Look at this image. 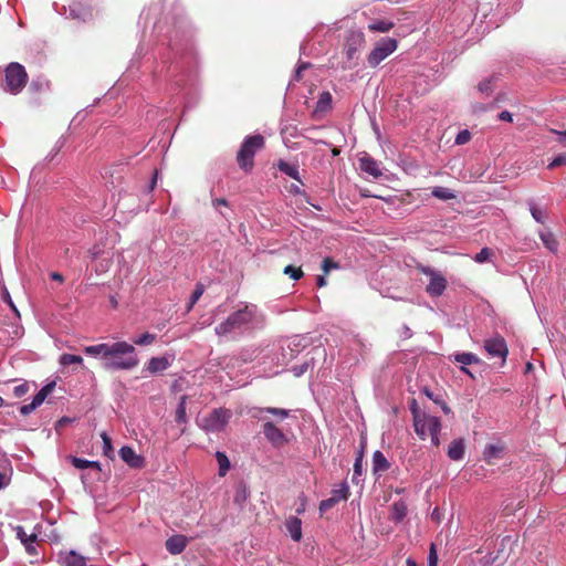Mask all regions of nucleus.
<instances>
[{
	"label": "nucleus",
	"instance_id": "1",
	"mask_svg": "<svg viewBox=\"0 0 566 566\" xmlns=\"http://www.w3.org/2000/svg\"><path fill=\"white\" fill-rule=\"evenodd\" d=\"M265 146V139L262 135H250L242 140L237 153V163L241 170L250 174L254 166L255 153L262 150Z\"/></svg>",
	"mask_w": 566,
	"mask_h": 566
},
{
	"label": "nucleus",
	"instance_id": "2",
	"mask_svg": "<svg viewBox=\"0 0 566 566\" xmlns=\"http://www.w3.org/2000/svg\"><path fill=\"white\" fill-rule=\"evenodd\" d=\"M258 313V306L255 305H245L233 314H230L227 319L214 327V332L218 336H226L230 333L239 331L243 328L245 325L250 324L255 314Z\"/></svg>",
	"mask_w": 566,
	"mask_h": 566
},
{
	"label": "nucleus",
	"instance_id": "3",
	"mask_svg": "<svg viewBox=\"0 0 566 566\" xmlns=\"http://www.w3.org/2000/svg\"><path fill=\"white\" fill-rule=\"evenodd\" d=\"M29 75L25 69L18 62H11L6 69L4 90L10 94H19L28 84Z\"/></svg>",
	"mask_w": 566,
	"mask_h": 566
},
{
	"label": "nucleus",
	"instance_id": "4",
	"mask_svg": "<svg viewBox=\"0 0 566 566\" xmlns=\"http://www.w3.org/2000/svg\"><path fill=\"white\" fill-rule=\"evenodd\" d=\"M132 352H125L124 354L108 355L104 358V368L106 370H133L138 365V358L136 356V349L132 344H128Z\"/></svg>",
	"mask_w": 566,
	"mask_h": 566
},
{
	"label": "nucleus",
	"instance_id": "5",
	"mask_svg": "<svg viewBox=\"0 0 566 566\" xmlns=\"http://www.w3.org/2000/svg\"><path fill=\"white\" fill-rule=\"evenodd\" d=\"M398 48V41L395 38H382L376 43L373 51L367 56V63L371 67L378 66L386 57H388Z\"/></svg>",
	"mask_w": 566,
	"mask_h": 566
},
{
	"label": "nucleus",
	"instance_id": "6",
	"mask_svg": "<svg viewBox=\"0 0 566 566\" xmlns=\"http://www.w3.org/2000/svg\"><path fill=\"white\" fill-rule=\"evenodd\" d=\"M231 418V410L219 408L211 411L201 420V428L206 432H222Z\"/></svg>",
	"mask_w": 566,
	"mask_h": 566
},
{
	"label": "nucleus",
	"instance_id": "7",
	"mask_svg": "<svg viewBox=\"0 0 566 566\" xmlns=\"http://www.w3.org/2000/svg\"><path fill=\"white\" fill-rule=\"evenodd\" d=\"M441 420L433 416H426L424 419L421 420L420 427H413L418 437L421 440H426L427 437L431 438L432 444L438 447L441 442L439 441L438 434L441 432Z\"/></svg>",
	"mask_w": 566,
	"mask_h": 566
},
{
	"label": "nucleus",
	"instance_id": "8",
	"mask_svg": "<svg viewBox=\"0 0 566 566\" xmlns=\"http://www.w3.org/2000/svg\"><path fill=\"white\" fill-rule=\"evenodd\" d=\"M84 352L88 356H98L102 355L103 359L108 357V355H117L124 354L125 352H132V347L128 346V343L125 340L115 342L113 344H98L93 346H87L84 348Z\"/></svg>",
	"mask_w": 566,
	"mask_h": 566
},
{
	"label": "nucleus",
	"instance_id": "9",
	"mask_svg": "<svg viewBox=\"0 0 566 566\" xmlns=\"http://www.w3.org/2000/svg\"><path fill=\"white\" fill-rule=\"evenodd\" d=\"M422 274L430 276V283L426 286V292L432 297L441 296L447 287V279L442 273H438L429 266H421Z\"/></svg>",
	"mask_w": 566,
	"mask_h": 566
},
{
	"label": "nucleus",
	"instance_id": "10",
	"mask_svg": "<svg viewBox=\"0 0 566 566\" xmlns=\"http://www.w3.org/2000/svg\"><path fill=\"white\" fill-rule=\"evenodd\" d=\"M262 432L266 441L273 447L280 448L287 443V438L284 432L274 424L273 421H265L262 426Z\"/></svg>",
	"mask_w": 566,
	"mask_h": 566
},
{
	"label": "nucleus",
	"instance_id": "11",
	"mask_svg": "<svg viewBox=\"0 0 566 566\" xmlns=\"http://www.w3.org/2000/svg\"><path fill=\"white\" fill-rule=\"evenodd\" d=\"M484 348L490 357L502 359V364L505 361L507 356V347L503 337L492 336L488 338L484 343Z\"/></svg>",
	"mask_w": 566,
	"mask_h": 566
},
{
	"label": "nucleus",
	"instance_id": "12",
	"mask_svg": "<svg viewBox=\"0 0 566 566\" xmlns=\"http://www.w3.org/2000/svg\"><path fill=\"white\" fill-rule=\"evenodd\" d=\"M365 43V36L363 32H352L347 40L344 43V53L348 60L355 57L359 48H361Z\"/></svg>",
	"mask_w": 566,
	"mask_h": 566
},
{
	"label": "nucleus",
	"instance_id": "13",
	"mask_svg": "<svg viewBox=\"0 0 566 566\" xmlns=\"http://www.w3.org/2000/svg\"><path fill=\"white\" fill-rule=\"evenodd\" d=\"M119 455L124 463L134 469H140L145 465V460L137 454L132 447L124 446L119 451Z\"/></svg>",
	"mask_w": 566,
	"mask_h": 566
},
{
	"label": "nucleus",
	"instance_id": "14",
	"mask_svg": "<svg viewBox=\"0 0 566 566\" xmlns=\"http://www.w3.org/2000/svg\"><path fill=\"white\" fill-rule=\"evenodd\" d=\"M359 167L363 172L373 176L374 178H379L381 176V170L379 168V164L376 159H374L367 153H364L359 157Z\"/></svg>",
	"mask_w": 566,
	"mask_h": 566
},
{
	"label": "nucleus",
	"instance_id": "15",
	"mask_svg": "<svg viewBox=\"0 0 566 566\" xmlns=\"http://www.w3.org/2000/svg\"><path fill=\"white\" fill-rule=\"evenodd\" d=\"M187 545V538L182 534H175L166 542V548L170 555H180Z\"/></svg>",
	"mask_w": 566,
	"mask_h": 566
},
{
	"label": "nucleus",
	"instance_id": "16",
	"mask_svg": "<svg viewBox=\"0 0 566 566\" xmlns=\"http://www.w3.org/2000/svg\"><path fill=\"white\" fill-rule=\"evenodd\" d=\"M389 469V462L387 461L384 452L376 451L373 454V472L375 475H380V473L387 471Z\"/></svg>",
	"mask_w": 566,
	"mask_h": 566
},
{
	"label": "nucleus",
	"instance_id": "17",
	"mask_svg": "<svg viewBox=\"0 0 566 566\" xmlns=\"http://www.w3.org/2000/svg\"><path fill=\"white\" fill-rule=\"evenodd\" d=\"M408 514V506L405 501H398L390 506V520L399 523Z\"/></svg>",
	"mask_w": 566,
	"mask_h": 566
},
{
	"label": "nucleus",
	"instance_id": "18",
	"mask_svg": "<svg viewBox=\"0 0 566 566\" xmlns=\"http://www.w3.org/2000/svg\"><path fill=\"white\" fill-rule=\"evenodd\" d=\"M169 360L167 357L149 358L146 370L150 374H157L169 368Z\"/></svg>",
	"mask_w": 566,
	"mask_h": 566
},
{
	"label": "nucleus",
	"instance_id": "19",
	"mask_svg": "<svg viewBox=\"0 0 566 566\" xmlns=\"http://www.w3.org/2000/svg\"><path fill=\"white\" fill-rule=\"evenodd\" d=\"M464 450L463 440H454L448 447V457L453 461L462 460L464 457Z\"/></svg>",
	"mask_w": 566,
	"mask_h": 566
},
{
	"label": "nucleus",
	"instance_id": "20",
	"mask_svg": "<svg viewBox=\"0 0 566 566\" xmlns=\"http://www.w3.org/2000/svg\"><path fill=\"white\" fill-rule=\"evenodd\" d=\"M285 527L287 533L291 534L292 538L295 542H298L301 539L302 533H301V520L296 516H292L287 518L285 523Z\"/></svg>",
	"mask_w": 566,
	"mask_h": 566
},
{
	"label": "nucleus",
	"instance_id": "21",
	"mask_svg": "<svg viewBox=\"0 0 566 566\" xmlns=\"http://www.w3.org/2000/svg\"><path fill=\"white\" fill-rule=\"evenodd\" d=\"M276 167H279V170L294 179L295 181L301 182L300 172L297 170V167L294 165H291L290 163L285 160H280L279 164H276Z\"/></svg>",
	"mask_w": 566,
	"mask_h": 566
},
{
	"label": "nucleus",
	"instance_id": "22",
	"mask_svg": "<svg viewBox=\"0 0 566 566\" xmlns=\"http://www.w3.org/2000/svg\"><path fill=\"white\" fill-rule=\"evenodd\" d=\"M394 28H395V23L389 20H385V19L375 20L367 25V29L370 30L371 32H379V33H386Z\"/></svg>",
	"mask_w": 566,
	"mask_h": 566
},
{
	"label": "nucleus",
	"instance_id": "23",
	"mask_svg": "<svg viewBox=\"0 0 566 566\" xmlns=\"http://www.w3.org/2000/svg\"><path fill=\"white\" fill-rule=\"evenodd\" d=\"M332 108V95L328 91H323L316 103L315 111L317 113H326Z\"/></svg>",
	"mask_w": 566,
	"mask_h": 566
},
{
	"label": "nucleus",
	"instance_id": "24",
	"mask_svg": "<svg viewBox=\"0 0 566 566\" xmlns=\"http://www.w3.org/2000/svg\"><path fill=\"white\" fill-rule=\"evenodd\" d=\"M503 452V447L499 444H488L484 450V460L489 463H492L493 460H497L501 458V453Z\"/></svg>",
	"mask_w": 566,
	"mask_h": 566
},
{
	"label": "nucleus",
	"instance_id": "25",
	"mask_svg": "<svg viewBox=\"0 0 566 566\" xmlns=\"http://www.w3.org/2000/svg\"><path fill=\"white\" fill-rule=\"evenodd\" d=\"M54 387H55V381H51V382L46 384L44 387H42L40 389L38 395L33 397V400L31 402L36 405L38 407H40L43 403V401L46 399L49 394H51L54 390Z\"/></svg>",
	"mask_w": 566,
	"mask_h": 566
},
{
	"label": "nucleus",
	"instance_id": "26",
	"mask_svg": "<svg viewBox=\"0 0 566 566\" xmlns=\"http://www.w3.org/2000/svg\"><path fill=\"white\" fill-rule=\"evenodd\" d=\"M410 411L412 415V424L413 427L419 428L421 420L424 419L426 416H428L424 411L420 410V407L418 405L417 400L410 401Z\"/></svg>",
	"mask_w": 566,
	"mask_h": 566
},
{
	"label": "nucleus",
	"instance_id": "27",
	"mask_svg": "<svg viewBox=\"0 0 566 566\" xmlns=\"http://www.w3.org/2000/svg\"><path fill=\"white\" fill-rule=\"evenodd\" d=\"M454 360L462 366L481 363V359L472 353H459L454 355Z\"/></svg>",
	"mask_w": 566,
	"mask_h": 566
},
{
	"label": "nucleus",
	"instance_id": "28",
	"mask_svg": "<svg viewBox=\"0 0 566 566\" xmlns=\"http://www.w3.org/2000/svg\"><path fill=\"white\" fill-rule=\"evenodd\" d=\"M539 239H542L543 243L552 253H556L558 249V242L554 234L551 232H542L539 233Z\"/></svg>",
	"mask_w": 566,
	"mask_h": 566
},
{
	"label": "nucleus",
	"instance_id": "29",
	"mask_svg": "<svg viewBox=\"0 0 566 566\" xmlns=\"http://www.w3.org/2000/svg\"><path fill=\"white\" fill-rule=\"evenodd\" d=\"M432 196L442 201H448L457 198L455 193L446 187H434L432 189Z\"/></svg>",
	"mask_w": 566,
	"mask_h": 566
},
{
	"label": "nucleus",
	"instance_id": "30",
	"mask_svg": "<svg viewBox=\"0 0 566 566\" xmlns=\"http://www.w3.org/2000/svg\"><path fill=\"white\" fill-rule=\"evenodd\" d=\"M65 566H86V559L84 556L77 555L75 552L71 551L65 555L64 558Z\"/></svg>",
	"mask_w": 566,
	"mask_h": 566
},
{
	"label": "nucleus",
	"instance_id": "31",
	"mask_svg": "<svg viewBox=\"0 0 566 566\" xmlns=\"http://www.w3.org/2000/svg\"><path fill=\"white\" fill-rule=\"evenodd\" d=\"M186 396H181L178 408L175 410V421L178 423H186L187 422V416H186Z\"/></svg>",
	"mask_w": 566,
	"mask_h": 566
},
{
	"label": "nucleus",
	"instance_id": "32",
	"mask_svg": "<svg viewBox=\"0 0 566 566\" xmlns=\"http://www.w3.org/2000/svg\"><path fill=\"white\" fill-rule=\"evenodd\" d=\"M71 463H73L74 467L80 470H84V469H88V468L96 469L97 471L101 470L99 462H91L85 459H80L76 457L71 458Z\"/></svg>",
	"mask_w": 566,
	"mask_h": 566
},
{
	"label": "nucleus",
	"instance_id": "33",
	"mask_svg": "<svg viewBox=\"0 0 566 566\" xmlns=\"http://www.w3.org/2000/svg\"><path fill=\"white\" fill-rule=\"evenodd\" d=\"M216 459L219 464V475L224 476L230 468V462L222 451H217Z\"/></svg>",
	"mask_w": 566,
	"mask_h": 566
},
{
	"label": "nucleus",
	"instance_id": "34",
	"mask_svg": "<svg viewBox=\"0 0 566 566\" xmlns=\"http://www.w3.org/2000/svg\"><path fill=\"white\" fill-rule=\"evenodd\" d=\"M249 497V491L245 484L240 483L237 486L234 503L241 506L244 502H247Z\"/></svg>",
	"mask_w": 566,
	"mask_h": 566
},
{
	"label": "nucleus",
	"instance_id": "35",
	"mask_svg": "<svg viewBox=\"0 0 566 566\" xmlns=\"http://www.w3.org/2000/svg\"><path fill=\"white\" fill-rule=\"evenodd\" d=\"M101 438L103 441V454L109 459H113L114 450L112 447V440H111L109 436L107 434V432H102Z\"/></svg>",
	"mask_w": 566,
	"mask_h": 566
},
{
	"label": "nucleus",
	"instance_id": "36",
	"mask_svg": "<svg viewBox=\"0 0 566 566\" xmlns=\"http://www.w3.org/2000/svg\"><path fill=\"white\" fill-rule=\"evenodd\" d=\"M283 273L284 275H290V277L295 281L304 276V272L302 271L301 266L294 265H285Z\"/></svg>",
	"mask_w": 566,
	"mask_h": 566
},
{
	"label": "nucleus",
	"instance_id": "37",
	"mask_svg": "<svg viewBox=\"0 0 566 566\" xmlns=\"http://www.w3.org/2000/svg\"><path fill=\"white\" fill-rule=\"evenodd\" d=\"M531 213L536 222L544 224L546 221V212L535 203H531Z\"/></svg>",
	"mask_w": 566,
	"mask_h": 566
},
{
	"label": "nucleus",
	"instance_id": "38",
	"mask_svg": "<svg viewBox=\"0 0 566 566\" xmlns=\"http://www.w3.org/2000/svg\"><path fill=\"white\" fill-rule=\"evenodd\" d=\"M59 363L62 366H69L73 364H82V357L71 354H63L59 358Z\"/></svg>",
	"mask_w": 566,
	"mask_h": 566
},
{
	"label": "nucleus",
	"instance_id": "39",
	"mask_svg": "<svg viewBox=\"0 0 566 566\" xmlns=\"http://www.w3.org/2000/svg\"><path fill=\"white\" fill-rule=\"evenodd\" d=\"M260 410L264 411V412H269V413L275 416L276 418H279L280 420L286 419L289 417V415L291 413L290 409H281V408H272V407L263 408Z\"/></svg>",
	"mask_w": 566,
	"mask_h": 566
},
{
	"label": "nucleus",
	"instance_id": "40",
	"mask_svg": "<svg viewBox=\"0 0 566 566\" xmlns=\"http://www.w3.org/2000/svg\"><path fill=\"white\" fill-rule=\"evenodd\" d=\"M156 340V335L145 333L134 339V344L137 346H148Z\"/></svg>",
	"mask_w": 566,
	"mask_h": 566
},
{
	"label": "nucleus",
	"instance_id": "41",
	"mask_svg": "<svg viewBox=\"0 0 566 566\" xmlns=\"http://www.w3.org/2000/svg\"><path fill=\"white\" fill-rule=\"evenodd\" d=\"M496 80V77L494 75H492L491 77H486L485 80H482L479 85H478V90L481 92V93H484V94H490L492 93L493 88H492V83Z\"/></svg>",
	"mask_w": 566,
	"mask_h": 566
},
{
	"label": "nucleus",
	"instance_id": "42",
	"mask_svg": "<svg viewBox=\"0 0 566 566\" xmlns=\"http://www.w3.org/2000/svg\"><path fill=\"white\" fill-rule=\"evenodd\" d=\"M349 490L348 486L344 483L340 489L333 490L332 497L337 500L339 503L340 501H345L348 499Z\"/></svg>",
	"mask_w": 566,
	"mask_h": 566
},
{
	"label": "nucleus",
	"instance_id": "43",
	"mask_svg": "<svg viewBox=\"0 0 566 566\" xmlns=\"http://www.w3.org/2000/svg\"><path fill=\"white\" fill-rule=\"evenodd\" d=\"M337 500L336 499H333L332 496L327 500H323L319 502V506H318V510H319V513L321 514H325L327 513L331 509H333L336 504H337Z\"/></svg>",
	"mask_w": 566,
	"mask_h": 566
},
{
	"label": "nucleus",
	"instance_id": "44",
	"mask_svg": "<svg viewBox=\"0 0 566 566\" xmlns=\"http://www.w3.org/2000/svg\"><path fill=\"white\" fill-rule=\"evenodd\" d=\"M338 268H339L338 263L334 262L329 256L324 258L322 261L321 269H322L323 273H325V275H327L332 269H338Z\"/></svg>",
	"mask_w": 566,
	"mask_h": 566
},
{
	"label": "nucleus",
	"instance_id": "45",
	"mask_svg": "<svg viewBox=\"0 0 566 566\" xmlns=\"http://www.w3.org/2000/svg\"><path fill=\"white\" fill-rule=\"evenodd\" d=\"M202 294H203V285L197 284L192 292L191 298H190L189 308H191L196 304V302H198L200 300Z\"/></svg>",
	"mask_w": 566,
	"mask_h": 566
},
{
	"label": "nucleus",
	"instance_id": "46",
	"mask_svg": "<svg viewBox=\"0 0 566 566\" xmlns=\"http://www.w3.org/2000/svg\"><path fill=\"white\" fill-rule=\"evenodd\" d=\"M363 460H364V451L359 452L358 457H356V460L354 462V476H353V480L355 479L356 475H360L361 472H363Z\"/></svg>",
	"mask_w": 566,
	"mask_h": 566
},
{
	"label": "nucleus",
	"instance_id": "47",
	"mask_svg": "<svg viewBox=\"0 0 566 566\" xmlns=\"http://www.w3.org/2000/svg\"><path fill=\"white\" fill-rule=\"evenodd\" d=\"M30 390V386L28 382H23L17 387L13 388L12 392H13V396H15V398H21L23 397L24 395H27Z\"/></svg>",
	"mask_w": 566,
	"mask_h": 566
},
{
	"label": "nucleus",
	"instance_id": "48",
	"mask_svg": "<svg viewBox=\"0 0 566 566\" xmlns=\"http://www.w3.org/2000/svg\"><path fill=\"white\" fill-rule=\"evenodd\" d=\"M566 165V155L565 154H560L558 156H556L554 158V160H552L549 164H548V169H555L559 166H565Z\"/></svg>",
	"mask_w": 566,
	"mask_h": 566
},
{
	"label": "nucleus",
	"instance_id": "49",
	"mask_svg": "<svg viewBox=\"0 0 566 566\" xmlns=\"http://www.w3.org/2000/svg\"><path fill=\"white\" fill-rule=\"evenodd\" d=\"M471 138V134L469 130H460L458 134H457V137H455V144L457 145H464L467 144Z\"/></svg>",
	"mask_w": 566,
	"mask_h": 566
},
{
	"label": "nucleus",
	"instance_id": "50",
	"mask_svg": "<svg viewBox=\"0 0 566 566\" xmlns=\"http://www.w3.org/2000/svg\"><path fill=\"white\" fill-rule=\"evenodd\" d=\"M491 255V250L489 248L481 249V251L475 255V261L478 263H483L488 261Z\"/></svg>",
	"mask_w": 566,
	"mask_h": 566
},
{
	"label": "nucleus",
	"instance_id": "51",
	"mask_svg": "<svg viewBox=\"0 0 566 566\" xmlns=\"http://www.w3.org/2000/svg\"><path fill=\"white\" fill-rule=\"evenodd\" d=\"M1 298H2L3 302H6L8 305H10V307L13 311H17V307L12 303V300H11V296L9 294V291H8L7 286H2Z\"/></svg>",
	"mask_w": 566,
	"mask_h": 566
},
{
	"label": "nucleus",
	"instance_id": "52",
	"mask_svg": "<svg viewBox=\"0 0 566 566\" xmlns=\"http://www.w3.org/2000/svg\"><path fill=\"white\" fill-rule=\"evenodd\" d=\"M18 535H19V537H20L21 542H22L24 545H27V544H28V542L33 543V542L35 541V534H31V535H29V536H28V534H25V533L22 531V528H21V527H19Z\"/></svg>",
	"mask_w": 566,
	"mask_h": 566
},
{
	"label": "nucleus",
	"instance_id": "53",
	"mask_svg": "<svg viewBox=\"0 0 566 566\" xmlns=\"http://www.w3.org/2000/svg\"><path fill=\"white\" fill-rule=\"evenodd\" d=\"M427 562H429V565H437L438 563V556L434 544H431L430 546L429 557H427Z\"/></svg>",
	"mask_w": 566,
	"mask_h": 566
},
{
	"label": "nucleus",
	"instance_id": "54",
	"mask_svg": "<svg viewBox=\"0 0 566 566\" xmlns=\"http://www.w3.org/2000/svg\"><path fill=\"white\" fill-rule=\"evenodd\" d=\"M39 407L34 403H29V405H23L21 408H20V412L21 415L23 416H28L30 413H32L34 410H36Z\"/></svg>",
	"mask_w": 566,
	"mask_h": 566
},
{
	"label": "nucleus",
	"instance_id": "55",
	"mask_svg": "<svg viewBox=\"0 0 566 566\" xmlns=\"http://www.w3.org/2000/svg\"><path fill=\"white\" fill-rule=\"evenodd\" d=\"M112 262L109 259H104L101 261L99 265L96 266V272H105L111 266Z\"/></svg>",
	"mask_w": 566,
	"mask_h": 566
},
{
	"label": "nucleus",
	"instance_id": "56",
	"mask_svg": "<svg viewBox=\"0 0 566 566\" xmlns=\"http://www.w3.org/2000/svg\"><path fill=\"white\" fill-rule=\"evenodd\" d=\"M308 67V64L307 63H301L297 69L295 70V75H294V78L296 81H298L302 76V73L304 72V70H306Z\"/></svg>",
	"mask_w": 566,
	"mask_h": 566
},
{
	"label": "nucleus",
	"instance_id": "57",
	"mask_svg": "<svg viewBox=\"0 0 566 566\" xmlns=\"http://www.w3.org/2000/svg\"><path fill=\"white\" fill-rule=\"evenodd\" d=\"M499 119L501 120H506V122H512L513 120V115L510 111H502L499 115Z\"/></svg>",
	"mask_w": 566,
	"mask_h": 566
},
{
	"label": "nucleus",
	"instance_id": "58",
	"mask_svg": "<svg viewBox=\"0 0 566 566\" xmlns=\"http://www.w3.org/2000/svg\"><path fill=\"white\" fill-rule=\"evenodd\" d=\"M434 403L440 406L446 415L450 412V408L448 407L443 399H434Z\"/></svg>",
	"mask_w": 566,
	"mask_h": 566
},
{
	"label": "nucleus",
	"instance_id": "59",
	"mask_svg": "<svg viewBox=\"0 0 566 566\" xmlns=\"http://www.w3.org/2000/svg\"><path fill=\"white\" fill-rule=\"evenodd\" d=\"M422 391H423V394L426 395L427 398H429V399H431L433 401H434V399H442V397L439 396V395L434 396L433 392L429 388H427V387H424L422 389Z\"/></svg>",
	"mask_w": 566,
	"mask_h": 566
},
{
	"label": "nucleus",
	"instance_id": "60",
	"mask_svg": "<svg viewBox=\"0 0 566 566\" xmlns=\"http://www.w3.org/2000/svg\"><path fill=\"white\" fill-rule=\"evenodd\" d=\"M557 140L559 142V144H562L563 146L566 147V132L563 130V132H557Z\"/></svg>",
	"mask_w": 566,
	"mask_h": 566
},
{
	"label": "nucleus",
	"instance_id": "61",
	"mask_svg": "<svg viewBox=\"0 0 566 566\" xmlns=\"http://www.w3.org/2000/svg\"><path fill=\"white\" fill-rule=\"evenodd\" d=\"M51 279H52V280H54V281H56V282H59V283H63V282H64V276H63V274L57 273V272H53V273L51 274Z\"/></svg>",
	"mask_w": 566,
	"mask_h": 566
},
{
	"label": "nucleus",
	"instance_id": "62",
	"mask_svg": "<svg viewBox=\"0 0 566 566\" xmlns=\"http://www.w3.org/2000/svg\"><path fill=\"white\" fill-rule=\"evenodd\" d=\"M212 205L214 206V208H218L219 206H228V202L223 198H218L213 200Z\"/></svg>",
	"mask_w": 566,
	"mask_h": 566
},
{
	"label": "nucleus",
	"instance_id": "63",
	"mask_svg": "<svg viewBox=\"0 0 566 566\" xmlns=\"http://www.w3.org/2000/svg\"><path fill=\"white\" fill-rule=\"evenodd\" d=\"M325 285H327L326 277L324 275H318L317 276V286L322 287Z\"/></svg>",
	"mask_w": 566,
	"mask_h": 566
},
{
	"label": "nucleus",
	"instance_id": "64",
	"mask_svg": "<svg viewBox=\"0 0 566 566\" xmlns=\"http://www.w3.org/2000/svg\"><path fill=\"white\" fill-rule=\"evenodd\" d=\"M406 564L407 566H418V564L410 557L407 559Z\"/></svg>",
	"mask_w": 566,
	"mask_h": 566
}]
</instances>
